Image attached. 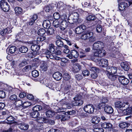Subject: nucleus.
Here are the masks:
<instances>
[{
	"label": "nucleus",
	"instance_id": "1",
	"mask_svg": "<svg viewBox=\"0 0 132 132\" xmlns=\"http://www.w3.org/2000/svg\"><path fill=\"white\" fill-rule=\"evenodd\" d=\"M105 54V51L104 50H100L94 53V56L89 55L88 59L92 60L98 62L99 65L102 67H105L108 65L107 60L105 59H100L99 57H101L104 56Z\"/></svg>",
	"mask_w": 132,
	"mask_h": 132
},
{
	"label": "nucleus",
	"instance_id": "2",
	"mask_svg": "<svg viewBox=\"0 0 132 132\" xmlns=\"http://www.w3.org/2000/svg\"><path fill=\"white\" fill-rule=\"evenodd\" d=\"M80 38L89 44L93 43L96 40V37L94 36L93 32L90 31H87L82 34Z\"/></svg>",
	"mask_w": 132,
	"mask_h": 132
},
{
	"label": "nucleus",
	"instance_id": "3",
	"mask_svg": "<svg viewBox=\"0 0 132 132\" xmlns=\"http://www.w3.org/2000/svg\"><path fill=\"white\" fill-rule=\"evenodd\" d=\"M73 99L74 101L72 102V104L73 106H80L83 103V101L82 100V96L80 95L77 94L76 95Z\"/></svg>",
	"mask_w": 132,
	"mask_h": 132
},
{
	"label": "nucleus",
	"instance_id": "4",
	"mask_svg": "<svg viewBox=\"0 0 132 132\" xmlns=\"http://www.w3.org/2000/svg\"><path fill=\"white\" fill-rule=\"evenodd\" d=\"M79 15L77 13H73L69 18V22L70 24H73L77 22L79 23L80 20L79 19Z\"/></svg>",
	"mask_w": 132,
	"mask_h": 132
},
{
	"label": "nucleus",
	"instance_id": "5",
	"mask_svg": "<svg viewBox=\"0 0 132 132\" xmlns=\"http://www.w3.org/2000/svg\"><path fill=\"white\" fill-rule=\"evenodd\" d=\"M104 46V43L101 41H97L94 43L93 45V49L95 50H100Z\"/></svg>",
	"mask_w": 132,
	"mask_h": 132
},
{
	"label": "nucleus",
	"instance_id": "6",
	"mask_svg": "<svg viewBox=\"0 0 132 132\" xmlns=\"http://www.w3.org/2000/svg\"><path fill=\"white\" fill-rule=\"evenodd\" d=\"M0 5L1 9L4 12H7L10 10L9 5L4 0L1 1Z\"/></svg>",
	"mask_w": 132,
	"mask_h": 132
},
{
	"label": "nucleus",
	"instance_id": "7",
	"mask_svg": "<svg viewBox=\"0 0 132 132\" xmlns=\"http://www.w3.org/2000/svg\"><path fill=\"white\" fill-rule=\"evenodd\" d=\"M94 107L92 104H88L84 106V110L85 112L89 114H92L94 110Z\"/></svg>",
	"mask_w": 132,
	"mask_h": 132
},
{
	"label": "nucleus",
	"instance_id": "8",
	"mask_svg": "<svg viewBox=\"0 0 132 132\" xmlns=\"http://www.w3.org/2000/svg\"><path fill=\"white\" fill-rule=\"evenodd\" d=\"M3 116L8 122H7V123L9 124H11L14 123V121L15 118L12 116H9L7 113L5 112L3 113Z\"/></svg>",
	"mask_w": 132,
	"mask_h": 132
},
{
	"label": "nucleus",
	"instance_id": "9",
	"mask_svg": "<svg viewBox=\"0 0 132 132\" xmlns=\"http://www.w3.org/2000/svg\"><path fill=\"white\" fill-rule=\"evenodd\" d=\"M79 54L78 52L75 50H71L70 51V53L68 54L67 56L70 59H71L73 57L77 58L79 56Z\"/></svg>",
	"mask_w": 132,
	"mask_h": 132
},
{
	"label": "nucleus",
	"instance_id": "10",
	"mask_svg": "<svg viewBox=\"0 0 132 132\" xmlns=\"http://www.w3.org/2000/svg\"><path fill=\"white\" fill-rule=\"evenodd\" d=\"M86 27L85 25H81L76 28L75 32L76 34H80L86 29Z\"/></svg>",
	"mask_w": 132,
	"mask_h": 132
},
{
	"label": "nucleus",
	"instance_id": "11",
	"mask_svg": "<svg viewBox=\"0 0 132 132\" xmlns=\"http://www.w3.org/2000/svg\"><path fill=\"white\" fill-rule=\"evenodd\" d=\"M69 23V19H68V21L66 20H63L61 22L60 24V28L62 30H64L68 27Z\"/></svg>",
	"mask_w": 132,
	"mask_h": 132
},
{
	"label": "nucleus",
	"instance_id": "12",
	"mask_svg": "<svg viewBox=\"0 0 132 132\" xmlns=\"http://www.w3.org/2000/svg\"><path fill=\"white\" fill-rule=\"evenodd\" d=\"M107 73H110L114 74L117 73V68L115 67L108 66L106 68Z\"/></svg>",
	"mask_w": 132,
	"mask_h": 132
},
{
	"label": "nucleus",
	"instance_id": "13",
	"mask_svg": "<svg viewBox=\"0 0 132 132\" xmlns=\"http://www.w3.org/2000/svg\"><path fill=\"white\" fill-rule=\"evenodd\" d=\"M15 109L17 110H22L23 109V101L20 100H16L15 102Z\"/></svg>",
	"mask_w": 132,
	"mask_h": 132
},
{
	"label": "nucleus",
	"instance_id": "14",
	"mask_svg": "<svg viewBox=\"0 0 132 132\" xmlns=\"http://www.w3.org/2000/svg\"><path fill=\"white\" fill-rule=\"evenodd\" d=\"M119 81L123 85H127L129 82V80L123 76L118 78Z\"/></svg>",
	"mask_w": 132,
	"mask_h": 132
},
{
	"label": "nucleus",
	"instance_id": "15",
	"mask_svg": "<svg viewBox=\"0 0 132 132\" xmlns=\"http://www.w3.org/2000/svg\"><path fill=\"white\" fill-rule=\"evenodd\" d=\"M29 21L28 23L30 25H32L34 23L35 21L38 18V15L36 14L31 15L30 17Z\"/></svg>",
	"mask_w": 132,
	"mask_h": 132
},
{
	"label": "nucleus",
	"instance_id": "16",
	"mask_svg": "<svg viewBox=\"0 0 132 132\" xmlns=\"http://www.w3.org/2000/svg\"><path fill=\"white\" fill-rule=\"evenodd\" d=\"M54 79L57 81L60 80L62 78V74L59 72H55L53 75Z\"/></svg>",
	"mask_w": 132,
	"mask_h": 132
},
{
	"label": "nucleus",
	"instance_id": "17",
	"mask_svg": "<svg viewBox=\"0 0 132 132\" xmlns=\"http://www.w3.org/2000/svg\"><path fill=\"white\" fill-rule=\"evenodd\" d=\"M106 75L108 78L112 81H114L117 79L118 76L113 74L107 73Z\"/></svg>",
	"mask_w": 132,
	"mask_h": 132
},
{
	"label": "nucleus",
	"instance_id": "18",
	"mask_svg": "<svg viewBox=\"0 0 132 132\" xmlns=\"http://www.w3.org/2000/svg\"><path fill=\"white\" fill-rule=\"evenodd\" d=\"M104 107V111L105 112L108 114H111L113 112V108L111 106H105Z\"/></svg>",
	"mask_w": 132,
	"mask_h": 132
},
{
	"label": "nucleus",
	"instance_id": "19",
	"mask_svg": "<svg viewBox=\"0 0 132 132\" xmlns=\"http://www.w3.org/2000/svg\"><path fill=\"white\" fill-rule=\"evenodd\" d=\"M12 30L11 29L7 28L3 30L0 32V34L2 36L5 35L6 34H9L11 33Z\"/></svg>",
	"mask_w": 132,
	"mask_h": 132
},
{
	"label": "nucleus",
	"instance_id": "20",
	"mask_svg": "<svg viewBox=\"0 0 132 132\" xmlns=\"http://www.w3.org/2000/svg\"><path fill=\"white\" fill-rule=\"evenodd\" d=\"M121 67L125 71H128L129 68V66L126 62H122L121 63Z\"/></svg>",
	"mask_w": 132,
	"mask_h": 132
},
{
	"label": "nucleus",
	"instance_id": "21",
	"mask_svg": "<svg viewBox=\"0 0 132 132\" xmlns=\"http://www.w3.org/2000/svg\"><path fill=\"white\" fill-rule=\"evenodd\" d=\"M125 104L126 103L120 101L117 102L115 103V106L116 108L120 109L125 107L126 105Z\"/></svg>",
	"mask_w": 132,
	"mask_h": 132
},
{
	"label": "nucleus",
	"instance_id": "22",
	"mask_svg": "<svg viewBox=\"0 0 132 132\" xmlns=\"http://www.w3.org/2000/svg\"><path fill=\"white\" fill-rule=\"evenodd\" d=\"M128 4L125 2H122L119 6V9L120 11H123L128 7Z\"/></svg>",
	"mask_w": 132,
	"mask_h": 132
},
{
	"label": "nucleus",
	"instance_id": "23",
	"mask_svg": "<svg viewBox=\"0 0 132 132\" xmlns=\"http://www.w3.org/2000/svg\"><path fill=\"white\" fill-rule=\"evenodd\" d=\"M36 121L40 123H46L48 121L47 119L42 117L38 118L36 119Z\"/></svg>",
	"mask_w": 132,
	"mask_h": 132
},
{
	"label": "nucleus",
	"instance_id": "24",
	"mask_svg": "<svg viewBox=\"0 0 132 132\" xmlns=\"http://www.w3.org/2000/svg\"><path fill=\"white\" fill-rule=\"evenodd\" d=\"M81 69V65L78 63H75L73 70L74 73H77Z\"/></svg>",
	"mask_w": 132,
	"mask_h": 132
},
{
	"label": "nucleus",
	"instance_id": "25",
	"mask_svg": "<svg viewBox=\"0 0 132 132\" xmlns=\"http://www.w3.org/2000/svg\"><path fill=\"white\" fill-rule=\"evenodd\" d=\"M42 25L44 28H48L51 26L50 22L48 20H45L43 22Z\"/></svg>",
	"mask_w": 132,
	"mask_h": 132
},
{
	"label": "nucleus",
	"instance_id": "26",
	"mask_svg": "<svg viewBox=\"0 0 132 132\" xmlns=\"http://www.w3.org/2000/svg\"><path fill=\"white\" fill-rule=\"evenodd\" d=\"M63 77L64 80L67 81V82H70V81H72L70 76L68 73H64L63 75Z\"/></svg>",
	"mask_w": 132,
	"mask_h": 132
},
{
	"label": "nucleus",
	"instance_id": "27",
	"mask_svg": "<svg viewBox=\"0 0 132 132\" xmlns=\"http://www.w3.org/2000/svg\"><path fill=\"white\" fill-rule=\"evenodd\" d=\"M29 125L24 123H22L19 125V127L21 129L26 130L29 128Z\"/></svg>",
	"mask_w": 132,
	"mask_h": 132
},
{
	"label": "nucleus",
	"instance_id": "28",
	"mask_svg": "<svg viewBox=\"0 0 132 132\" xmlns=\"http://www.w3.org/2000/svg\"><path fill=\"white\" fill-rule=\"evenodd\" d=\"M40 46L37 45H33L31 46V50L33 51L37 52L40 49Z\"/></svg>",
	"mask_w": 132,
	"mask_h": 132
},
{
	"label": "nucleus",
	"instance_id": "29",
	"mask_svg": "<svg viewBox=\"0 0 132 132\" xmlns=\"http://www.w3.org/2000/svg\"><path fill=\"white\" fill-rule=\"evenodd\" d=\"M28 50L27 47L24 46H22L19 48V51L21 53H24L27 52Z\"/></svg>",
	"mask_w": 132,
	"mask_h": 132
},
{
	"label": "nucleus",
	"instance_id": "30",
	"mask_svg": "<svg viewBox=\"0 0 132 132\" xmlns=\"http://www.w3.org/2000/svg\"><path fill=\"white\" fill-rule=\"evenodd\" d=\"M46 114L47 117L51 118L54 115V112L51 110H48L46 112Z\"/></svg>",
	"mask_w": 132,
	"mask_h": 132
},
{
	"label": "nucleus",
	"instance_id": "31",
	"mask_svg": "<svg viewBox=\"0 0 132 132\" xmlns=\"http://www.w3.org/2000/svg\"><path fill=\"white\" fill-rule=\"evenodd\" d=\"M100 118L97 117H94L92 120V122L93 123H98L100 121Z\"/></svg>",
	"mask_w": 132,
	"mask_h": 132
},
{
	"label": "nucleus",
	"instance_id": "32",
	"mask_svg": "<svg viewBox=\"0 0 132 132\" xmlns=\"http://www.w3.org/2000/svg\"><path fill=\"white\" fill-rule=\"evenodd\" d=\"M72 82V81H70V82H66V84L65 85V88H64L65 90H68L70 89Z\"/></svg>",
	"mask_w": 132,
	"mask_h": 132
},
{
	"label": "nucleus",
	"instance_id": "33",
	"mask_svg": "<svg viewBox=\"0 0 132 132\" xmlns=\"http://www.w3.org/2000/svg\"><path fill=\"white\" fill-rule=\"evenodd\" d=\"M22 8L20 7H16L15 9V13L17 15L20 14L22 13Z\"/></svg>",
	"mask_w": 132,
	"mask_h": 132
},
{
	"label": "nucleus",
	"instance_id": "34",
	"mask_svg": "<svg viewBox=\"0 0 132 132\" xmlns=\"http://www.w3.org/2000/svg\"><path fill=\"white\" fill-rule=\"evenodd\" d=\"M33 68V66L30 65H28L26 66L23 68L22 70V71L24 72H26L32 69Z\"/></svg>",
	"mask_w": 132,
	"mask_h": 132
},
{
	"label": "nucleus",
	"instance_id": "35",
	"mask_svg": "<svg viewBox=\"0 0 132 132\" xmlns=\"http://www.w3.org/2000/svg\"><path fill=\"white\" fill-rule=\"evenodd\" d=\"M56 45L58 47H62L64 46V43L61 40H58L55 42Z\"/></svg>",
	"mask_w": 132,
	"mask_h": 132
},
{
	"label": "nucleus",
	"instance_id": "36",
	"mask_svg": "<svg viewBox=\"0 0 132 132\" xmlns=\"http://www.w3.org/2000/svg\"><path fill=\"white\" fill-rule=\"evenodd\" d=\"M48 67L47 64L44 63L42 64L40 67V69L42 71H46L47 70Z\"/></svg>",
	"mask_w": 132,
	"mask_h": 132
},
{
	"label": "nucleus",
	"instance_id": "37",
	"mask_svg": "<svg viewBox=\"0 0 132 132\" xmlns=\"http://www.w3.org/2000/svg\"><path fill=\"white\" fill-rule=\"evenodd\" d=\"M30 116L31 117L34 118H38V117L39 116V113L38 112L33 111L31 113Z\"/></svg>",
	"mask_w": 132,
	"mask_h": 132
},
{
	"label": "nucleus",
	"instance_id": "38",
	"mask_svg": "<svg viewBox=\"0 0 132 132\" xmlns=\"http://www.w3.org/2000/svg\"><path fill=\"white\" fill-rule=\"evenodd\" d=\"M55 30L53 28H50L48 29L46 32V33L48 35H52L55 33Z\"/></svg>",
	"mask_w": 132,
	"mask_h": 132
},
{
	"label": "nucleus",
	"instance_id": "39",
	"mask_svg": "<svg viewBox=\"0 0 132 132\" xmlns=\"http://www.w3.org/2000/svg\"><path fill=\"white\" fill-rule=\"evenodd\" d=\"M55 46L53 44H51L49 45V51L51 52V53H54L55 52Z\"/></svg>",
	"mask_w": 132,
	"mask_h": 132
},
{
	"label": "nucleus",
	"instance_id": "40",
	"mask_svg": "<svg viewBox=\"0 0 132 132\" xmlns=\"http://www.w3.org/2000/svg\"><path fill=\"white\" fill-rule=\"evenodd\" d=\"M62 121H64L68 120L70 118V116L65 112V114L62 115Z\"/></svg>",
	"mask_w": 132,
	"mask_h": 132
},
{
	"label": "nucleus",
	"instance_id": "41",
	"mask_svg": "<svg viewBox=\"0 0 132 132\" xmlns=\"http://www.w3.org/2000/svg\"><path fill=\"white\" fill-rule=\"evenodd\" d=\"M42 109V106L39 105H37L34 106L32 109L33 111L38 112L41 110Z\"/></svg>",
	"mask_w": 132,
	"mask_h": 132
},
{
	"label": "nucleus",
	"instance_id": "42",
	"mask_svg": "<svg viewBox=\"0 0 132 132\" xmlns=\"http://www.w3.org/2000/svg\"><path fill=\"white\" fill-rule=\"evenodd\" d=\"M129 124L127 123L123 122L120 123L119 125V127L122 128H124L127 127H128Z\"/></svg>",
	"mask_w": 132,
	"mask_h": 132
},
{
	"label": "nucleus",
	"instance_id": "43",
	"mask_svg": "<svg viewBox=\"0 0 132 132\" xmlns=\"http://www.w3.org/2000/svg\"><path fill=\"white\" fill-rule=\"evenodd\" d=\"M64 49H63V52L67 54L70 52V50L69 49L68 46L66 45H65L63 46Z\"/></svg>",
	"mask_w": 132,
	"mask_h": 132
},
{
	"label": "nucleus",
	"instance_id": "44",
	"mask_svg": "<svg viewBox=\"0 0 132 132\" xmlns=\"http://www.w3.org/2000/svg\"><path fill=\"white\" fill-rule=\"evenodd\" d=\"M9 50L10 53L13 54L16 51V47L15 46H12L10 47Z\"/></svg>",
	"mask_w": 132,
	"mask_h": 132
},
{
	"label": "nucleus",
	"instance_id": "45",
	"mask_svg": "<svg viewBox=\"0 0 132 132\" xmlns=\"http://www.w3.org/2000/svg\"><path fill=\"white\" fill-rule=\"evenodd\" d=\"M32 75L33 77L36 78L39 76V73L38 71L36 70H35L32 72Z\"/></svg>",
	"mask_w": 132,
	"mask_h": 132
},
{
	"label": "nucleus",
	"instance_id": "46",
	"mask_svg": "<svg viewBox=\"0 0 132 132\" xmlns=\"http://www.w3.org/2000/svg\"><path fill=\"white\" fill-rule=\"evenodd\" d=\"M46 32V31L43 28H41L39 29L38 32V34L40 36L43 35Z\"/></svg>",
	"mask_w": 132,
	"mask_h": 132
},
{
	"label": "nucleus",
	"instance_id": "47",
	"mask_svg": "<svg viewBox=\"0 0 132 132\" xmlns=\"http://www.w3.org/2000/svg\"><path fill=\"white\" fill-rule=\"evenodd\" d=\"M95 126H94V128L93 129L94 132H103L104 129L102 128H97L94 127Z\"/></svg>",
	"mask_w": 132,
	"mask_h": 132
},
{
	"label": "nucleus",
	"instance_id": "48",
	"mask_svg": "<svg viewBox=\"0 0 132 132\" xmlns=\"http://www.w3.org/2000/svg\"><path fill=\"white\" fill-rule=\"evenodd\" d=\"M87 20L88 21L94 20L96 19V17L94 15H89L87 18Z\"/></svg>",
	"mask_w": 132,
	"mask_h": 132
},
{
	"label": "nucleus",
	"instance_id": "49",
	"mask_svg": "<svg viewBox=\"0 0 132 132\" xmlns=\"http://www.w3.org/2000/svg\"><path fill=\"white\" fill-rule=\"evenodd\" d=\"M103 30L102 26L100 25H97L96 27V31L98 33L101 32Z\"/></svg>",
	"mask_w": 132,
	"mask_h": 132
},
{
	"label": "nucleus",
	"instance_id": "50",
	"mask_svg": "<svg viewBox=\"0 0 132 132\" xmlns=\"http://www.w3.org/2000/svg\"><path fill=\"white\" fill-rule=\"evenodd\" d=\"M102 103L100 104V105L101 106H103L104 107L105 106V103H107L108 101V100L105 97H104L101 100Z\"/></svg>",
	"mask_w": 132,
	"mask_h": 132
},
{
	"label": "nucleus",
	"instance_id": "51",
	"mask_svg": "<svg viewBox=\"0 0 132 132\" xmlns=\"http://www.w3.org/2000/svg\"><path fill=\"white\" fill-rule=\"evenodd\" d=\"M53 16L55 20H57L60 18V15L58 12H55L53 14Z\"/></svg>",
	"mask_w": 132,
	"mask_h": 132
},
{
	"label": "nucleus",
	"instance_id": "52",
	"mask_svg": "<svg viewBox=\"0 0 132 132\" xmlns=\"http://www.w3.org/2000/svg\"><path fill=\"white\" fill-rule=\"evenodd\" d=\"M53 25L55 27H58L60 25V23L58 20H55L53 22Z\"/></svg>",
	"mask_w": 132,
	"mask_h": 132
},
{
	"label": "nucleus",
	"instance_id": "53",
	"mask_svg": "<svg viewBox=\"0 0 132 132\" xmlns=\"http://www.w3.org/2000/svg\"><path fill=\"white\" fill-rule=\"evenodd\" d=\"M90 70L94 73L98 72L99 70L98 68L93 67H91Z\"/></svg>",
	"mask_w": 132,
	"mask_h": 132
},
{
	"label": "nucleus",
	"instance_id": "54",
	"mask_svg": "<svg viewBox=\"0 0 132 132\" xmlns=\"http://www.w3.org/2000/svg\"><path fill=\"white\" fill-rule=\"evenodd\" d=\"M82 74L84 76H88L89 75V71L87 70H83L82 72Z\"/></svg>",
	"mask_w": 132,
	"mask_h": 132
},
{
	"label": "nucleus",
	"instance_id": "55",
	"mask_svg": "<svg viewBox=\"0 0 132 132\" xmlns=\"http://www.w3.org/2000/svg\"><path fill=\"white\" fill-rule=\"evenodd\" d=\"M6 94L5 92L3 90L0 91V98H3L5 97Z\"/></svg>",
	"mask_w": 132,
	"mask_h": 132
},
{
	"label": "nucleus",
	"instance_id": "56",
	"mask_svg": "<svg viewBox=\"0 0 132 132\" xmlns=\"http://www.w3.org/2000/svg\"><path fill=\"white\" fill-rule=\"evenodd\" d=\"M31 105L30 103L28 102H25L23 103V108L24 107L27 108Z\"/></svg>",
	"mask_w": 132,
	"mask_h": 132
},
{
	"label": "nucleus",
	"instance_id": "57",
	"mask_svg": "<svg viewBox=\"0 0 132 132\" xmlns=\"http://www.w3.org/2000/svg\"><path fill=\"white\" fill-rule=\"evenodd\" d=\"M17 99V96L15 94H13L11 96L10 99L12 101H15Z\"/></svg>",
	"mask_w": 132,
	"mask_h": 132
},
{
	"label": "nucleus",
	"instance_id": "58",
	"mask_svg": "<svg viewBox=\"0 0 132 132\" xmlns=\"http://www.w3.org/2000/svg\"><path fill=\"white\" fill-rule=\"evenodd\" d=\"M23 36V33L22 32H20L17 35L16 38L17 39H19L20 38H22Z\"/></svg>",
	"mask_w": 132,
	"mask_h": 132
},
{
	"label": "nucleus",
	"instance_id": "59",
	"mask_svg": "<svg viewBox=\"0 0 132 132\" xmlns=\"http://www.w3.org/2000/svg\"><path fill=\"white\" fill-rule=\"evenodd\" d=\"M75 78L78 80H79L82 79L83 78V77L81 75L78 74L75 75Z\"/></svg>",
	"mask_w": 132,
	"mask_h": 132
},
{
	"label": "nucleus",
	"instance_id": "60",
	"mask_svg": "<svg viewBox=\"0 0 132 132\" xmlns=\"http://www.w3.org/2000/svg\"><path fill=\"white\" fill-rule=\"evenodd\" d=\"M52 7L50 6H47L45 7L44 8V10L45 11L47 12H49L51 10Z\"/></svg>",
	"mask_w": 132,
	"mask_h": 132
},
{
	"label": "nucleus",
	"instance_id": "61",
	"mask_svg": "<svg viewBox=\"0 0 132 132\" xmlns=\"http://www.w3.org/2000/svg\"><path fill=\"white\" fill-rule=\"evenodd\" d=\"M76 112L75 110H72L70 111H68L66 112V113H67V114L69 115H72L76 113Z\"/></svg>",
	"mask_w": 132,
	"mask_h": 132
},
{
	"label": "nucleus",
	"instance_id": "62",
	"mask_svg": "<svg viewBox=\"0 0 132 132\" xmlns=\"http://www.w3.org/2000/svg\"><path fill=\"white\" fill-rule=\"evenodd\" d=\"M97 72H94L91 74L90 76L92 78L95 79L97 77L98 75L96 73Z\"/></svg>",
	"mask_w": 132,
	"mask_h": 132
},
{
	"label": "nucleus",
	"instance_id": "63",
	"mask_svg": "<svg viewBox=\"0 0 132 132\" xmlns=\"http://www.w3.org/2000/svg\"><path fill=\"white\" fill-rule=\"evenodd\" d=\"M79 53V56L80 58H82L85 57L86 55L84 52H80Z\"/></svg>",
	"mask_w": 132,
	"mask_h": 132
},
{
	"label": "nucleus",
	"instance_id": "64",
	"mask_svg": "<svg viewBox=\"0 0 132 132\" xmlns=\"http://www.w3.org/2000/svg\"><path fill=\"white\" fill-rule=\"evenodd\" d=\"M59 130L53 128L51 129L48 131V132H59Z\"/></svg>",
	"mask_w": 132,
	"mask_h": 132
}]
</instances>
